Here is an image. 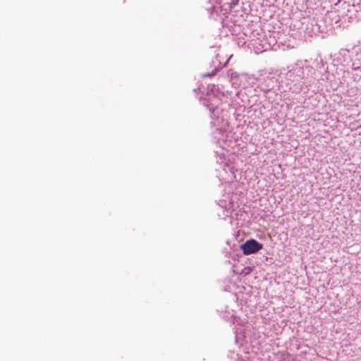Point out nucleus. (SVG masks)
Instances as JSON below:
<instances>
[{
    "label": "nucleus",
    "instance_id": "f257e3e1",
    "mask_svg": "<svg viewBox=\"0 0 361 361\" xmlns=\"http://www.w3.org/2000/svg\"><path fill=\"white\" fill-rule=\"evenodd\" d=\"M240 248L245 255L255 254L262 249V245L255 239H250L241 245Z\"/></svg>",
    "mask_w": 361,
    "mask_h": 361
},
{
    "label": "nucleus",
    "instance_id": "f03ea898",
    "mask_svg": "<svg viewBox=\"0 0 361 361\" xmlns=\"http://www.w3.org/2000/svg\"><path fill=\"white\" fill-rule=\"evenodd\" d=\"M238 0H232L231 6L230 8H231L233 6H235L238 4Z\"/></svg>",
    "mask_w": 361,
    "mask_h": 361
},
{
    "label": "nucleus",
    "instance_id": "7ed1b4c3",
    "mask_svg": "<svg viewBox=\"0 0 361 361\" xmlns=\"http://www.w3.org/2000/svg\"><path fill=\"white\" fill-rule=\"evenodd\" d=\"M238 0H232L231 6L230 8H231L233 6H235L238 4Z\"/></svg>",
    "mask_w": 361,
    "mask_h": 361
}]
</instances>
